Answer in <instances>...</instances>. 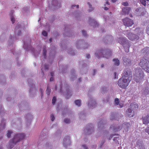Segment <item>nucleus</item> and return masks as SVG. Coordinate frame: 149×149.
Instances as JSON below:
<instances>
[{"label":"nucleus","mask_w":149,"mask_h":149,"mask_svg":"<svg viewBox=\"0 0 149 149\" xmlns=\"http://www.w3.org/2000/svg\"><path fill=\"white\" fill-rule=\"evenodd\" d=\"M104 66V65L103 64H102L101 65V67H103Z\"/></svg>","instance_id":"nucleus-52"},{"label":"nucleus","mask_w":149,"mask_h":149,"mask_svg":"<svg viewBox=\"0 0 149 149\" xmlns=\"http://www.w3.org/2000/svg\"><path fill=\"white\" fill-rule=\"evenodd\" d=\"M123 21L124 25L126 26H131L134 24L133 20L127 17L123 19Z\"/></svg>","instance_id":"nucleus-7"},{"label":"nucleus","mask_w":149,"mask_h":149,"mask_svg":"<svg viewBox=\"0 0 149 149\" xmlns=\"http://www.w3.org/2000/svg\"><path fill=\"white\" fill-rule=\"evenodd\" d=\"M82 146L84 148V149H88V148L85 145H83Z\"/></svg>","instance_id":"nucleus-41"},{"label":"nucleus","mask_w":149,"mask_h":149,"mask_svg":"<svg viewBox=\"0 0 149 149\" xmlns=\"http://www.w3.org/2000/svg\"><path fill=\"white\" fill-rule=\"evenodd\" d=\"M81 100H77L75 101V104L78 107L81 106Z\"/></svg>","instance_id":"nucleus-18"},{"label":"nucleus","mask_w":149,"mask_h":149,"mask_svg":"<svg viewBox=\"0 0 149 149\" xmlns=\"http://www.w3.org/2000/svg\"><path fill=\"white\" fill-rule=\"evenodd\" d=\"M112 135H111L110 137L109 138V139H110L112 137Z\"/></svg>","instance_id":"nucleus-51"},{"label":"nucleus","mask_w":149,"mask_h":149,"mask_svg":"<svg viewBox=\"0 0 149 149\" xmlns=\"http://www.w3.org/2000/svg\"><path fill=\"white\" fill-rule=\"evenodd\" d=\"M104 141H103L101 143V145H100V147H101L103 145L104 143Z\"/></svg>","instance_id":"nucleus-46"},{"label":"nucleus","mask_w":149,"mask_h":149,"mask_svg":"<svg viewBox=\"0 0 149 149\" xmlns=\"http://www.w3.org/2000/svg\"><path fill=\"white\" fill-rule=\"evenodd\" d=\"M130 17H132V14H130Z\"/></svg>","instance_id":"nucleus-56"},{"label":"nucleus","mask_w":149,"mask_h":149,"mask_svg":"<svg viewBox=\"0 0 149 149\" xmlns=\"http://www.w3.org/2000/svg\"><path fill=\"white\" fill-rule=\"evenodd\" d=\"M123 132H124V130H123Z\"/></svg>","instance_id":"nucleus-62"},{"label":"nucleus","mask_w":149,"mask_h":149,"mask_svg":"<svg viewBox=\"0 0 149 149\" xmlns=\"http://www.w3.org/2000/svg\"><path fill=\"white\" fill-rule=\"evenodd\" d=\"M88 4L89 5L90 8H91V9H92L91 10H89V12H90L91 11L93 10L94 9L93 8H92V5L90 4V3L88 2Z\"/></svg>","instance_id":"nucleus-25"},{"label":"nucleus","mask_w":149,"mask_h":149,"mask_svg":"<svg viewBox=\"0 0 149 149\" xmlns=\"http://www.w3.org/2000/svg\"><path fill=\"white\" fill-rule=\"evenodd\" d=\"M126 114L129 117H133L134 115L133 110L130 108H128L126 110Z\"/></svg>","instance_id":"nucleus-10"},{"label":"nucleus","mask_w":149,"mask_h":149,"mask_svg":"<svg viewBox=\"0 0 149 149\" xmlns=\"http://www.w3.org/2000/svg\"><path fill=\"white\" fill-rule=\"evenodd\" d=\"M25 135L23 134H17L15 136L13 139L10 141L9 144L10 145L9 148L11 149L13 147L11 146L12 144H15L16 143L23 139L25 138Z\"/></svg>","instance_id":"nucleus-3"},{"label":"nucleus","mask_w":149,"mask_h":149,"mask_svg":"<svg viewBox=\"0 0 149 149\" xmlns=\"http://www.w3.org/2000/svg\"><path fill=\"white\" fill-rule=\"evenodd\" d=\"M118 149H120V148H121L120 147H118Z\"/></svg>","instance_id":"nucleus-57"},{"label":"nucleus","mask_w":149,"mask_h":149,"mask_svg":"<svg viewBox=\"0 0 149 149\" xmlns=\"http://www.w3.org/2000/svg\"><path fill=\"white\" fill-rule=\"evenodd\" d=\"M56 100V98L55 97H53L52 99V103L53 104H54L55 103Z\"/></svg>","instance_id":"nucleus-24"},{"label":"nucleus","mask_w":149,"mask_h":149,"mask_svg":"<svg viewBox=\"0 0 149 149\" xmlns=\"http://www.w3.org/2000/svg\"><path fill=\"white\" fill-rule=\"evenodd\" d=\"M21 33V31H20L18 33V35H20Z\"/></svg>","instance_id":"nucleus-49"},{"label":"nucleus","mask_w":149,"mask_h":149,"mask_svg":"<svg viewBox=\"0 0 149 149\" xmlns=\"http://www.w3.org/2000/svg\"><path fill=\"white\" fill-rule=\"evenodd\" d=\"M46 93L48 95H49L50 94V89L49 88V87L48 86L47 87V89L46 91Z\"/></svg>","instance_id":"nucleus-23"},{"label":"nucleus","mask_w":149,"mask_h":149,"mask_svg":"<svg viewBox=\"0 0 149 149\" xmlns=\"http://www.w3.org/2000/svg\"><path fill=\"white\" fill-rule=\"evenodd\" d=\"M113 61L114 62V64L115 65L118 66L119 65L120 62L119 60L118 59L114 58L113 60Z\"/></svg>","instance_id":"nucleus-17"},{"label":"nucleus","mask_w":149,"mask_h":149,"mask_svg":"<svg viewBox=\"0 0 149 149\" xmlns=\"http://www.w3.org/2000/svg\"><path fill=\"white\" fill-rule=\"evenodd\" d=\"M130 127V125L129 123H123L122 125V128L125 130V132H127L128 129Z\"/></svg>","instance_id":"nucleus-13"},{"label":"nucleus","mask_w":149,"mask_h":149,"mask_svg":"<svg viewBox=\"0 0 149 149\" xmlns=\"http://www.w3.org/2000/svg\"><path fill=\"white\" fill-rule=\"evenodd\" d=\"M90 57V55L89 54H88L86 55V57L88 58H89Z\"/></svg>","instance_id":"nucleus-39"},{"label":"nucleus","mask_w":149,"mask_h":149,"mask_svg":"<svg viewBox=\"0 0 149 149\" xmlns=\"http://www.w3.org/2000/svg\"><path fill=\"white\" fill-rule=\"evenodd\" d=\"M11 21L13 23H14L15 22V20L14 18L13 17L11 18Z\"/></svg>","instance_id":"nucleus-35"},{"label":"nucleus","mask_w":149,"mask_h":149,"mask_svg":"<svg viewBox=\"0 0 149 149\" xmlns=\"http://www.w3.org/2000/svg\"><path fill=\"white\" fill-rule=\"evenodd\" d=\"M64 122L67 123H69L70 122V120L68 119H65L64 120Z\"/></svg>","instance_id":"nucleus-29"},{"label":"nucleus","mask_w":149,"mask_h":149,"mask_svg":"<svg viewBox=\"0 0 149 149\" xmlns=\"http://www.w3.org/2000/svg\"><path fill=\"white\" fill-rule=\"evenodd\" d=\"M108 9H109L107 7H104V9L106 10H108Z\"/></svg>","instance_id":"nucleus-42"},{"label":"nucleus","mask_w":149,"mask_h":149,"mask_svg":"<svg viewBox=\"0 0 149 149\" xmlns=\"http://www.w3.org/2000/svg\"><path fill=\"white\" fill-rule=\"evenodd\" d=\"M82 33L84 36H86L87 35L86 32L85 31L83 30L82 31Z\"/></svg>","instance_id":"nucleus-27"},{"label":"nucleus","mask_w":149,"mask_h":149,"mask_svg":"<svg viewBox=\"0 0 149 149\" xmlns=\"http://www.w3.org/2000/svg\"><path fill=\"white\" fill-rule=\"evenodd\" d=\"M131 8L130 7H125L122 9L123 14H128L130 11Z\"/></svg>","instance_id":"nucleus-14"},{"label":"nucleus","mask_w":149,"mask_h":149,"mask_svg":"<svg viewBox=\"0 0 149 149\" xmlns=\"http://www.w3.org/2000/svg\"><path fill=\"white\" fill-rule=\"evenodd\" d=\"M124 6H127L128 5V3L127 2H123L122 4Z\"/></svg>","instance_id":"nucleus-32"},{"label":"nucleus","mask_w":149,"mask_h":149,"mask_svg":"<svg viewBox=\"0 0 149 149\" xmlns=\"http://www.w3.org/2000/svg\"><path fill=\"white\" fill-rule=\"evenodd\" d=\"M123 59L124 65H128L130 64L131 61L130 59L125 57H123Z\"/></svg>","instance_id":"nucleus-15"},{"label":"nucleus","mask_w":149,"mask_h":149,"mask_svg":"<svg viewBox=\"0 0 149 149\" xmlns=\"http://www.w3.org/2000/svg\"><path fill=\"white\" fill-rule=\"evenodd\" d=\"M91 20V18H89V20Z\"/></svg>","instance_id":"nucleus-58"},{"label":"nucleus","mask_w":149,"mask_h":149,"mask_svg":"<svg viewBox=\"0 0 149 149\" xmlns=\"http://www.w3.org/2000/svg\"><path fill=\"white\" fill-rule=\"evenodd\" d=\"M106 2V3L108 5H109V3L108 1V0H105Z\"/></svg>","instance_id":"nucleus-44"},{"label":"nucleus","mask_w":149,"mask_h":149,"mask_svg":"<svg viewBox=\"0 0 149 149\" xmlns=\"http://www.w3.org/2000/svg\"><path fill=\"white\" fill-rule=\"evenodd\" d=\"M42 34L44 36H47V32L44 31L42 32Z\"/></svg>","instance_id":"nucleus-28"},{"label":"nucleus","mask_w":149,"mask_h":149,"mask_svg":"<svg viewBox=\"0 0 149 149\" xmlns=\"http://www.w3.org/2000/svg\"><path fill=\"white\" fill-rule=\"evenodd\" d=\"M13 133V132L12 131L9 130L8 131V132L7 134V135L8 138H10L11 136V134Z\"/></svg>","instance_id":"nucleus-22"},{"label":"nucleus","mask_w":149,"mask_h":149,"mask_svg":"<svg viewBox=\"0 0 149 149\" xmlns=\"http://www.w3.org/2000/svg\"><path fill=\"white\" fill-rule=\"evenodd\" d=\"M49 68V66L48 65H45V70L48 69Z\"/></svg>","instance_id":"nucleus-36"},{"label":"nucleus","mask_w":149,"mask_h":149,"mask_svg":"<svg viewBox=\"0 0 149 149\" xmlns=\"http://www.w3.org/2000/svg\"><path fill=\"white\" fill-rule=\"evenodd\" d=\"M115 103L116 105H118L119 104V100L118 98H116L115 99Z\"/></svg>","instance_id":"nucleus-21"},{"label":"nucleus","mask_w":149,"mask_h":149,"mask_svg":"<svg viewBox=\"0 0 149 149\" xmlns=\"http://www.w3.org/2000/svg\"><path fill=\"white\" fill-rule=\"evenodd\" d=\"M143 124L147 125L149 123V114H143L141 118Z\"/></svg>","instance_id":"nucleus-9"},{"label":"nucleus","mask_w":149,"mask_h":149,"mask_svg":"<svg viewBox=\"0 0 149 149\" xmlns=\"http://www.w3.org/2000/svg\"><path fill=\"white\" fill-rule=\"evenodd\" d=\"M146 32L149 35V27L147 26L146 29Z\"/></svg>","instance_id":"nucleus-33"},{"label":"nucleus","mask_w":149,"mask_h":149,"mask_svg":"<svg viewBox=\"0 0 149 149\" xmlns=\"http://www.w3.org/2000/svg\"><path fill=\"white\" fill-rule=\"evenodd\" d=\"M95 54L99 58L105 57L108 58L111 55V52L109 49H101L98 52H96Z\"/></svg>","instance_id":"nucleus-2"},{"label":"nucleus","mask_w":149,"mask_h":149,"mask_svg":"<svg viewBox=\"0 0 149 149\" xmlns=\"http://www.w3.org/2000/svg\"><path fill=\"white\" fill-rule=\"evenodd\" d=\"M70 143V137L69 136H67L63 139V145L65 147H66L67 146L68 143L69 144Z\"/></svg>","instance_id":"nucleus-12"},{"label":"nucleus","mask_w":149,"mask_h":149,"mask_svg":"<svg viewBox=\"0 0 149 149\" xmlns=\"http://www.w3.org/2000/svg\"><path fill=\"white\" fill-rule=\"evenodd\" d=\"M113 2H116L117 0H111Z\"/></svg>","instance_id":"nucleus-45"},{"label":"nucleus","mask_w":149,"mask_h":149,"mask_svg":"<svg viewBox=\"0 0 149 149\" xmlns=\"http://www.w3.org/2000/svg\"><path fill=\"white\" fill-rule=\"evenodd\" d=\"M121 78L119 79L118 80V86L121 87V83H120V81H121Z\"/></svg>","instance_id":"nucleus-30"},{"label":"nucleus","mask_w":149,"mask_h":149,"mask_svg":"<svg viewBox=\"0 0 149 149\" xmlns=\"http://www.w3.org/2000/svg\"><path fill=\"white\" fill-rule=\"evenodd\" d=\"M52 77H53L54 74V73L53 72H52L50 73Z\"/></svg>","instance_id":"nucleus-43"},{"label":"nucleus","mask_w":149,"mask_h":149,"mask_svg":"<svg viewBox=\"0 0 149 149\" xmlns=\"http://www.w3.org/2000/svg\"><path fill=\"white\" fill-rule=\"evenodd\" d=\"M123 106L122 105V106H121L122 107H123Z\"/></svg>","instance_id":"nucleus-61"},{"label":"nucleus","mask_w":149,"mask_h":149,"mask_svg":"<svg viewBox=\"0 0 149 149\" xmlns=\"http://www.w3.org/2000/svg\"><path fill=\"white\" fill-rule=\"evenodd\" d=\"M114 75H115V78L116 79V73L115 72L114 73Z\"/></svg>","instance_id":"nucleus-48"},{"label":"nucleus","mask_w":149,"mask_h":149,"mask_svg":"<svg viewBox=\"0 0 149 149\" xmlns=\"http://www.w3.org/2000/svg\"><path fill=\"white\" fill-rule=\"evenodd\" d=\"M132 73L129 68L125 69L123 71L122 88H126L132 79Z\"/></svg>","instance_id":"nucleus-1"},{"label":"nucleus","mask_w":149,"mask_h":149,"mask_svg":"<svg viewBox=\"0 0 149 149\" xmlns=\"http://www.w3.org/2000/svg\"><path fill=\"white\" fill-rule=\"evenodd\" d=\"M93 147V148H96V145H95Z\"/></svg>","instance_id":"nucleus-54"},{"label":"nucleus","mask_w":149,"mask_h":149,"mask_svg":"<svg viewBox=\"0 0 149 149\" xmlns=\"http://www.w3.org/2000/svg\"><path fill=\"white\" fill-rule=\"evenodd\" d=\"M145 131L149 134V125L145 129Z\"/></svg>","instance_id":"nucleus-31"},{"label":"nucleus","mask_w":149,"mask_h":149,"mask_svg":"<svg viewBox=\"0 0 149 149\" xmlns=\"http://www.w3.org/2000/svg\"><path fill=\"white\" fill-rule=\"evenodd\" d=\"M54 80V78L53 77H51L50 78V81H52Z\"/></svg>","instance_id":"nucleus-40"},{"label":"nucleus","mask_w":149,"mask_h":149,"mask_svg":"<svg viewBox=\"0 0 149 149\" xmlns=\"http://www.w3.org/2000/svg\"><path fill=\"white\" fill-rule=\"evenodd\" d=\"M146 0L148 1H149V0Z\"/></svg>","instance_id":"nucleus-59"},{"label":"nucleus","mask_w":149,"mask_h":149,"mask_svg":"<svg viewBox=\"0 0 149 149\" xmlns=\"http://www.w3.org/2000/svg\"><path fill=\"white\" fill-rule=\"evenodd\" d=\"M75 6H77V8H78L79 7V6L78 5H77V6H76L75 5H72V7L73 8Z\"/></svg>","instance_id":"nucleus-38"},{"label":"nucleus","mask_w":149,"mask_h":149,"mask_svg":"<svg viewBox=\"0 0 149 149\" xmlns=\"http://www.w3.org/2000/svg\"><path fill=\"white\" fill-rule=\"evenodd\" d=\"M40 93H41V95L42 96L43 95L42 93L43 92V91L42 90V88H40Z\"/></svg>","instance_id":"nucleus-37"},{"label":"nucleus","mask_w":149,"mask_h":149,"mask_svg":"<svg viewBox=\"0 0 149 149\" xmlns=\"http://www.w3.org/2000/svg\"><path fill=\"white\" fill-rule=\"evenodd\" d=\"M55 87L56 90V89H57V86L56 85H55Z\"/></svg>","instance_id":"nucleus-53"},{"label":"nucleus","mask_w":149,"mask_h":149,"mask_svg":"<svg viewBox=\"0 0 149 149\" xmlns=\"http://www.w3.org/2000/svg\"><path fill=\"white\" fill-rule=\"evenodd\" d=\"M140 2L141 4L143 5L144 6H146V1L145 0H140Z\"/></svg>","instance_id":"nucleus-20"},{"label":"nucleus","mask_w":149,"mask_h":149,"mask_svg":"<svg viewBox=\"0 0 149 149\" xmlns=\"http://www.w3.org/2000/svg\"><path fill=\"white\" fill-rule=\"evenodd\" d=\"M49 40L50 42H52V38H50L49 39Z\"/></svg>","instance_id":"nucleus-47"},{"label":"nucleus","mask_w":149,"mask_h":149,"mask_svg":"<svg viewBox=\"0 0 149 149\" xmlns=\"http://www.w3.org/2000/svg\"><path fill=\"white\" fill-rule=\"evenodd\" d=\"M141 52L142 55L146 56L149 54V47H146L143 49Z\"/></svg>","instance_id":"nucleus-11"},{"label":"nucleus","mask_w":149,"mask_h":149,"mask_svg":"<svg viewBox=\"0 0 149 149\" xmlns=\"http://www.w3.org/2000/svg\"><path fill=\"white\" fill-rule=\"evenodd\" d=\"M139 65L146 72L149 73V58L144 57L141 60Z\"/></svg>","instance_id":"nucleus-4"},{"label":"nucleus","mask_w":149,"mask_h":149,"mask_svg":"<svg viewBox=\"0 0 149 149\" xmlns=\"http://www.w3.org/2000/svg\"><path fill=\"white\" fill-rule=\"evenodd\" d=\"M122 45L124 47L125 51L126 52H129L130 47L129 41L125 38H122Z\"/></svg>","instance_id":"nucleus-6"},{"label":"nucleus","mask_w":149,"mask_h":149,"mask_svg":"<svg viewBox=\"0 0 149 149\" xmlns=\"http://www.w3.org/2000/svg\"><path fill=\"white\" fill-rule=\"evenodd\" d=\"M127 36L130 40L132 41H137L139 39V37L137 35L129 32L127 35Z\"/></svg>","instance_id":"nucleus-8"},{"label":"nucleus","mask_w":149,"mask_h":149,"mask_svg":"<svg viewBox=\"0 0 149 149\" xmlns=\"http://www.w3.org/2000/svg\"><path fill=\"white\" fill-rule=\"evenodd\" d=\"M0 149H2L1 148H0Z\"/></svg>","instance_id":"nucleus-60"},{"label":"nucleus","mask_w":149,"mask_h":149,"mask_svg":"<svg viewBox=\"0 0 149 149\" xmlns=\"http://www.w3.org/2000/svg\"><path fill=\"white\" fill-rule=\"evenodd\" d=\"M144 77L143 72L141 68H136V73L134 75L135 80L136 82L142 79Z\"/></svg>","instance_id":"nucleus-5"},{"label":"nucleus","mask_w":149,"mask_h":149,"mask_svg":"<svg viewBox=\"0 0 149 149\" xmlns=\"http://www.w3.org/2000/svg\"><path fill=\"white\" fill-rule=\"evenodd\" d=\"M46 47H43V55L44 56V57L45 58H46V55L47 53V51L46 50Z\"/></svg>","instance_id":"nucleus-19"},{"label":"nucleus","mask_w":149,"mask_h":149,"mask_svg":"<svg viewBox=\"0 0 149 149\" xmlns=\"http://www.w3.org/2000/svg\"><path fill=\"white\" fill-rule=\"evenodd\" d=\"M93 71H94V73H95V72L96 71L95 70H94Z\"/></svg>","instance_id":"nucleus-55"},{"label":"nucleus","mask_w":149,"mask_h":149,"mask_svg":"<svg viewBox=\"0 0 149 149\" xmlns=\"http://www.w3.org/2000/svg\"><path fill=\"white\" fill-rule=\"evenodd\" d=\"M106 37L107 39V38L108 39V40H109V38H113V36L111 35L108 36H106Z\"/></svg>","instance_id":"nucleus-34"},{"label":"nucleus","mask_w":149,"mask_h":149,"mask_svg":"<svg viewBox=\"0 0 149 149\" xmlns=\"http://www.w3.org/2000/svg\"><path fill=\"white\" fill-rule=\"evenodd\" d=\"M129 107H130V108L134 110L138 108V105L137 103L135 102L132 103L130 104Z\"/></svg>","instance_id":"nucleus-16"},{"label":"nucleus","mask_w":149,"mask_h":149,"mask_svg":"<svg viewBox=\"0 0 149 149\" xmlns=\"http://www.w3.org/2000/svg\"><path fill=\"white\" fill-rule=\"evenodd\" d=\"M50 117L52 121H53L55 119V117L53 114H51L50 115Z\"/></svg>","instance_id":"nucleus-26"},{"label":"nucleus","mask_w":149,"mask_h":149,"mask_svg":"<svg viewBox=\"0 0 149 149\" xmlns=\"http://www.w3.org/2000/svg\"><path fill=\"white\" fill-rule=\"evenodd\" d=\"M81 78H79L78 79V81H79V82L81 81Z\"/></svg>","instance_id":"nucleus-50"}]
</instances>
